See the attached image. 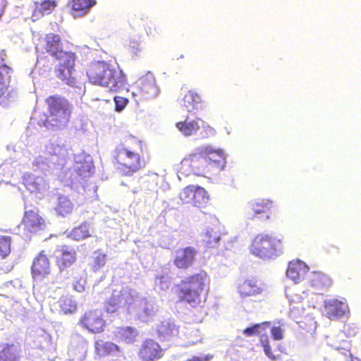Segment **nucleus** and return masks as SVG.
I'll return each instance as SVG.
<instances>
[{"label":"nucleus","instance_id":"obj_25","mask_svg":"<svg viewBox=\"0 0 361 361\" xmlns=\"http://www.w3.org/2000/svg\"><path fill=\"white\" fill-rule=\"evenodd\" d=\"M221 239V232L216 228H208L202 235V242L208 248L216 247Z\"/></svg>","mask_w":361,"mask_h":361},{"label":"nucleus","instance_id":"obj_48","mask_svg":"<svg viewBox=\"0 0 361 361\" xmlns=\"http://www.w3.org/2000/svg\"><path fill=\"white\" fill-rule=\"evenodd\" d=\"M271 334L273 336V338L276 340L279 341L283 338V330L280 326H274L271 329Z\"/></svg>","mask_w":361,"mask_h":361},{"label":"nucleus","instance_id":"obj_4","mask_svg":"<svg viewBox=\"0 0 361 361\" xmlns=\"http://www.w3.org/2000/svg\"><path fill=\"white\" fill-rule=\"evenodd\" d=\"M47 105V114L44 125L47 127L61 128L65 126L70 121L72 114V105L64 97L54 94L45 99Z\"/></svg>","mask_w":361,"mask_h":361},{"label":"nucleus","instance_id":"obj_35","mask_svg":"<svg viewBox=\"0 0 361 361\" xmlns=\"http://www.w3.org/2000/svg\"><path fill=\"white\" fill-rule=\"evenodd\" d=\"M23 183L30 192H37L40 188L39 178L30 173H27L23 176Z\"/></svg>","mask_w":361,"mask_h":361},{"label":"nucleus","instance_id":"obj_34","mask_svg":"<svg viewBox=\"0 0 361 361\" xmlns=\"http://www.w3.org/2000/svg\"><path fill=\"white\" fill-rule=\"evenodd\" d=\"M89 226L86 224H81L72 229L70 237L74 240L80 241L90 237Z\"/></svg>","mask_w":361,"mask_h":361},{"label":"nucleus","instance_id":"obj_13","mask_svg":"<svg viewBox=\"0 0 361 361\" xmlns=\"http://www.w3.org/2000/svg\"><path fill=\"white\" fill-rule=\"evenodd\" d=\"M77 259V252L71 246L63 245L55 251V262L59 269L62 271L72 266Z\"/></svg>","mask_w":361,"mask_h":361},{"label":"nucleus","instance_id":"obj_18","mask_svg":"<svg viewBox=\"0 0 361 361\" xmlns=\"http://www.w3.org/2000/svg\"><path fill=\"white\" fill-rule=\"evenodd\" d=\"M309 269V267L304 262L293 259L288 263L286 275L294 283H299L305 278Z\"/></svg>","mask_w":361,"mask_h":361},{"label":"nucleus","instance_id":"obj_40","mask_svg":"<svg viewBox=\"0 0 361 361\" xmlns=\"http://www.w3.org/2000/svg\"><path fill=\"white\" fill-rule=\"evenodd\" d=\"M128 54L132 59H136L142 56L143 49L136 40H130L127 47Z\"/></svg>","mask_w":361,"mask_h":361},{"label":"nucleus","instance_id":"obj_53","mask_svg":"<svg viewBox=\"0 0 361 361\" xmlns=\"http://www.w3.org/2000/svg\"><path fill=\"white\" fill-rule=\"evenodd\" d=\"M180 59H183V58H184V55H183V54H182V55H180Z\"/></svg>","mask_w":361,"mask_h":361},{"label":"nucleus","instance_id":"obj_31","mask_svg":"<svg viewBox=\"0 0 361 361\" xmlns=\"http://www.w3.org/2000/svg\"><path fill=\"white\" fill-rule=\"evenodd\" d=\"M73 209V204L66 197L60 196L58 198L55 211L62 216H66L71 214Z\"/></svg>","mask_w":361,"mask_h":361},{"label":"nucleus","instance_id":"obj_6","mask_svg":"<svg viewBox=\"0 0 361 361\" xmlns=\"http://www.w3.org/2000/svg\"><path fill=\"white\" fill-rule=\"evenodd\" d=\"M251 252L262 258H271L281 251V242L268 235L259 234L253 240Z\"/></svg>","mask_w":361,"mask_h":361},{"label":"nucleus","instance_id":"obj_21","mask_svg":"<svg viewBox=\"0 0 361 361\" xmlns=\"http://www.w3.org/2000/svg\"><path fill=\"white\" fill-rule=\"evenodd\" d=\"M139 88L147 97H153L158 94L159 88L156 85L155 78L151 73H147L139 80Z\"/></svg>","mask_w":361,"mask_h":361},{"label":"nucleus","instance_id":"obj_14","mask_svg":"<svg viewBox=\"0 0 361 361\" xmlns=\"http://www.w3.org/2000/svg\"><path fill=\"white\" fill-rule=\"evenodd\" d=\"M51 262L47 256L45 251H40L34 258L32 267L31 274L32 278L35 280H42L51 274Z\"/></svg>","mask_w":361,"mask_h":361},{"label":"nucleus","instance_id":"obj_50","mask_svg":"<svg viewBox=\"0 0 361 361\" xmlns=\"http://www.w3.org/2000/svg\"><path fill=\"white\" fill-rule=\"evenodd\" d=\"M146 32L147 35L154 37L156 35L158 34L157 29L154 24L148 25L146 27Z\"/></svg>","mask_w":361,"mask_h":361},{"label":"nucleus","instance_id":"obj_16","mask_svg":"<svg viewBox=\"0 0 361 361\" xmlns=\"http://www.w3.org/2000/svg\"><path fill=\"white\" fill-rule=\"evenodd\" d=\"M61 47V38L59 35L48 33L44 37L39 40L37 49L42 53H48L51 56H56L62 49Z\"/></svg>","mask_w":361,"mask_h":361},{"label":"nucleus","instance_id":"obj_22","mask_svg":"<svg viewBox=\"0 0 361 361\" xmlns=\"http://www.w3.org/2000/svg\"><path fill=\"white\" fill-rule=\"evenodd\" d=\"M203 102L202 97L195 90H188L182 99V107L188 112H192L198 109Z\"/></svg>","mask_w":361,"mask_h":361},{"label":"nucleus","instance_id":"obj_8","mask_svg":"<svg viewBox=\"0 0 361 361\" xmlns=\"http://www.w3.org/2000/svg\"><path fill=\"white\" fill-rule=\"evenodd\" d=\"M78 324L82 329L96 334L104 331L106 322L104 318L102 312L99 309H94L85 312L80 318Z\"/></svg>","mask_w":361,"mask_h":361},{"label":"nucleus","instance_id":"obj_5","mask_svg":"<svg viewBox=\"0 0 361 361\" xmlns=\"http://www.w3.org/2000/svg\"><path fill=\"white\" fill-rule=\"evenodd\" d=\"M176 128L185 137L199 135L201 138H209L216 135L215 129L200 117L187 116L183 121L176 123Z\"/></svg>","mask_w":361,"mask_h":361},{"label":"nucleus","instance_id":"obj_42","mask_svg":"<svg viewBox=\"0 0 361 361\" xmlns=\"http://www.w3.org/2000/svg\"><path fill=\"white\" fill-rule=\"evenodd\" d=\"M10 75L0 71V98L6 99L10 97L8 86L5 84V75ZM10 78V75L8 77Z\"/></svg>","mask_w":361,"mask_h":361},{"label":"nucleus","instance_id":"obj_10","mask_svg":"<svg viewBox=\"0 0 361 361\" xmlns=\"http://www.w3.org/2000/svg\"><path fill=\"white\" fill-rule=\"evenodd\" d=\"M274 202L269 199H257L249 203L246 212L247 218L252 220L255 218L269 219Z\"/></svg>","mask_w":361,"mask_h":361},{"label":"nucleus","instance_id":"obj_11","mask_svg":"<svg viewBox=\"0 0 361 361\" xmlns=\"http://www.w3.org/2000/svg\"><path fill=\"white\" fill-rule=\"evenodd\" d=\"M21 223L24 230L30 233H37L47 227L46 221L37 209L25 211Z\"/></svg>","mask_w":361,"mask_h":361},{"label":"nucleus","instance_id":"obj_2","mask_svg":"<svg viewBox=\"0 0 361 361\" xmlns=\"http://www.w3.org/2000/svg\"><path fill=\"white\" fill-rule=\"evenodd\" d=\"M209 291V279L207 272L201 271L188 276L175 286L174 293L178 301L195 307L202 304V295Z\"/></svg>","mask_w":361,"mask_h":361},{"label":"nucleus","instance_id":"obj_43","mask_svg":"<svg viewBox=\"0 0 361 361\" xmlns=\"http://www.w3.org/2000/svg\"><path fill=\"white\" fill-rule=\"evenodd\" d=\"M359 331L357 326L353 323H345L343 327L342 332L347 337L355 336Z\"/></svg>","mask_w":361,"mask_h":361},{"label":"nucleus","instance_id":"obj_17","mask_svg":"<svg viewBox=\"0 0 361 361\" xmlns=\"http://www.w3.org/2000/svg\"><path fill=\"white\" fill-rule=\"evenodd\" d=\"M202 152L205 154L204 157L206 159L207 167L210 169V171L214 168L219 170L223 169L226 157L222 149H215L211 146H206L202 149Z\"/></svg>","mask_w":361,"mask_h":361},{"label":"nucleus","instance_id":"obj_20","mask_svg":"<svg viewBox=\"0 0 361 361\" xmlns=\"http://www.w3.org/2000/svg\"><path fill=\"white\" fill-rule=\"evenodd\" d=\"M58 6L56 0H40L34 2V7L32 11V20H38L45 14L51 13Z\"/></svg>","mask_w":361,"mask_h":361},{"label":"nucleus","instance_id":"obj_36","mask_svg":"<svg viewBox=\"0 0 361 361\" xmlns=\"http://www.w3.org/2000/svg\"><path fill=\"white\" fill-rule=\"evenodd\" d=\"M269 329H264V331L260 333L259 343L261 346L263 348L265 355L272 360H276L277 357L273 354L271 350V346L269 345V338L268 331Z\"/></svg>","mask_w":361,"mask_h":361},{"label":"nucleus","instance_id":"obj_15","mask_svg":"<svg viewBox=\"0 0 361 361\" xmlns=\"http://www.w3.org/2000/svg\"><path fill=\"white\" fill-rule=\"evenodd\" d=\"M197 254L196 249L191 246L179 248L176 251L173 264L178 269L186 270L194 264Z\"/></svg>","mask_w":361,"mask_h":361},{"label":"nucleus","instance_id":"obj_23","mask_svg":"<svg viewBox=\"0 0 361 361\" xmlns=\"http://www.w3.org/2000/svg\"><path fill=\"white\" fill-rule=\"evenodd\" d=\"M238 291L243 298L257 295L262 292V288L254 279H247L239 283Z\"/></svg>","mask_w":361,"mask_h":361},{"label":"nucleus","instance_id":"obj_47","mask_svg":"<svg viewBox=\"0 0 361 361\" xmlns=\"http://www.w3.org/2000/svg\"><path fill=\"white\" fill-rule=\"evenodd\" d=\"M115 109L117 111H122L128 102V99L123 97H115Z\"/></svg>","mask_w":361,"mask_h":361},{"label":"nucleus","instance_id":"obj_39","mask_svg":"<svg viewBox=\"0 0 361 361\" xmlns=\"http://www.w3.org/2000/svg\"><path fill=\"white\" fill-rule=\"evenodd\" d=\"M11 242L12 238L11 236H1L0 237V256L1 258H6L11 252Z\"/></svg>","mask_w":361,"mask_h":361},{"label":"nucleus","instance_id":"obj_52","mask_svg":"<svg viewBox=\"0 0 361 361\" xmlns=\"http://www.w3.org/2000/svg\"><path fill=\"white\" fill-rule=\"evenodd\" d=\"M57 150L59 152V151H62V150H63V149H62V148H61V147H59V146H56V147H54V151L56 152V151H57Z\"/></svg>","mask_w":361,"mask_h":361},{"label":"nucleus","instance_id":"obj_28","mask_svg":"<svg viewBox=\"0 0 361 361\" xmlns=\"http://www.w3.org/2000/svg\"><path fill=\"white\" fill-rule=\"evenodd\" d=\"M75 66H57L55 68L56 76L66 84L73 86L75 84V79L73 76Z\"/></svg>","mask_w":361,"mask_h":361},{"label":"nucleus","instance_id":"obj_41","mask_svg":"<svg viewBox=\"0 0 361 361\" xmlns=\"http://www.w3.org/2000/svg\"><path fill=\"white\" fill-rule=\"evenodd\" d=\"M77 174L82 178H87L92 175L93 166L91 164L84 161L78 163L75 168Z\"/></svg>","mask_w":361,"mask_h":361},{"label":"nucleus","instance_id":"obj_38","mask_svg":"<svg viewBox=\"0 0 361 361\" xmlns=\"http://www.w3.org/2000/svg\"><path fill=\"white\" fill-rule=\"evenodd\" d=\"M270 326V322H264L245 329L243 330V334L247 336H251L255 334L259 336L260 333L264 331V329H269Z\"/></svg>","mask_w":361,"mask_h":361},{"label":"nucleus","instance_id":"obj_30","mask_svg":"<svg viewBox=\"0 0 361 361\" xmlns=\"http://www.w3.org/2000/svg\"><path fill=\"white\" fill-rule=\"evenodd\" d=\"M58 303L61 310L64 314H72L76 312L78 309L76 301L68 293L62 295Z\"/></svg>","mask_w":361,"mask_h":361},{"label":"nucleus","instance_id":"obj_37","mask_svg":"<svg viewBox=\"0 0 361 361\" xmlns=\"http://www.w3.org/2000/svg\"><path fill=\"white\" fill-rule=\"evenodd\" d=\"M95 4L94 0H72L71 8L74 11L85 13Z\"/></svg>","mask_w":361,"mask_h":361},{"label":"nucleus","instance_id":"obj_44","mask_svg":"<svg viewBox=\"0 0 361 361\" xmlns=\"http://www.w3.org/2000/svg\"><path fill=\"white\" fill-rule=\"evenodd\" d=\"M6 52L4 49H0V69L6 74H11L12 68L6 63Z\"/></svg>","mask_w":361,"mask_h":361},{"label":"nucleus","instance_id":"obj_26","mask_svg":"<svg viewBox=\"0 0 361 361\" xmlns=\"http://www.w3.org/2000/svg\"><path fill=\"white\" fill-rule=\"evenodd\" d=\"M20 356L16 346L13 343H5L0 350V361H19Z\"/></svg>","mask_w":361,"mask_h":361},{"label":"nucleus","instance_id":"obj_9","mask_svg":"<svg viewBox=\"0 0 361 361\" xmlns=\"http://www.w3.org/2000/svg\"><path fill=\"white\" fill-rule=\"evenodd\" d=\"M164 353L158 342L147 338L140 345L137 356L141 361H158L164 357Z\"/></svg>","mask_w":361,"mask_h":361},{"label":"nucleus","instance_id":"obj_19","mask_svg":"<svg viewBox=\"0 0 361 361\" xmlns=\"http://www.w3.org/2000/svg\"><path fill=\"white\" fill-rule=\"evenodd\" d=\"M324 310L331 319L343 317L349 312L348 305L336 298L325 301Z\"/></svg>","mask_w":361,"mask_h":361},{"label":"nucleus","instance_id":"obj_46","mask_svg":"<svg viewBox=\"0 0 361 361\" xmlns=\"http://www.w3.org/2000/svg\"><path fill=\"white\" fill-rule=\"evenodd\" d=\"M106 262V255L105 254L99 253L94 258L93 267L95 269H99L104 267Z\"/></svg>","mask_w":361,"mask_h":361},{"label":"nucleus","instance_id":"obj_1","mask_svg":"<svg viewBox=\"0 0 361 361\" xmlns=\"http://www.w3.org/2000/svg\"><path fill=\"white\" fill-rule=\"evenodd\" d=\"M143 142L137 137L129 135L116 148L114 161L125 176H131L146 165V161L141 157Z\"/></svg>","mask_w":361,"mask_h":361},{"label":"nucleus","instance_id":"obj_12","mask_svg":"<svg viewBox=\"0 0 361 361\" xmlns=\"http://www.w3.org/2000/svg\"><path fill=\"white\" fill-rule=\"evenodd\" d=\"M181 169L185 173H192L196 176H205L210 172V169L207 167L206 159L204 156L192 154L184 159L181 162Z\"/></svg>","mask_w":361,"mask_h":361},{"label":"nucleus","instance_id":"obj_27","mask_svg":"<svg viewBox=\"0 0 361 361\" xmlns=\"http://www.w3.org/2000/svg\"><path fill=\"white\" fill-rule=\"evenodd\" d=\"M309 283L314 288L325 289L331 285V280L327 275L322 272L314 271L310 277Z\"/></svg>","mask_w":361,"mask_h":361},{"label":"nucleus","instance_id":"obj_29","mask_svg":"<svg viewBox=\"0 0 361 361\" xmlns=\"http://www.w3.org/2000/svg\"><path fill=\"white\" fill-rule=\"evenodd\" d=\"M124 295L121 293H113L104 302V310L107 313H115L121 307Z\"/></svg>","mask_w":361,"mask_h":361},{"label":"nucleus","instance_id":"obj_49","mask_svg":"<svg viewBox=\"0 0 361 361\" xmlns=\"http://www.w3.org/2000/svg\"><path fill=\"white\" fill-rule=\"evenodd\" d=\"M212 357L213 356L212 355H206L203 357L192 356L185 361H209Z\"/></svg>","mask_w":361,"mask_h":361},{"label":"nucleus","instance_id":"obj_51","mask_svg":"<svg viewBox=\"0 0 361 361\" xmlns=\"http://www.w3.org/2000/svg\"><path fill=\"white\" fill-rule=\"evenodd\" d=\"M73 289L78 292H82L85 290V286L79 281H76L73 283Z\"/></svg>","mask_w":361,"mask_h":361},{"label":"nucleus","instance_id":"obj_33","mask_svg":"<svg viewBox=\"0 0 361 361\" xmlns=\"http://www.w3.org/2000/svg\"><path fill=\"white\" fill-rule=\"evenodd\" d=\"M118 335L121 341L126 343H132L135 341L138 333L135 329L126 326L120 328Z\"/></svg>","mask_w":361,"mask_h":361},{"label":"nucleus","instance_id":"obj_45","mask_svg":"<svg viewBox=\"0 0 361 361\" xmlns=\"http://www.w3.org/2000/svg\"><path fill=\"white\" fill-rule=\"evenodd\" d=\"M170 281V278L167 275L160 274L155 276V283L161 289L167 288Z\"/></svg>","mask_w":361,"mask_h":361},{"label":"nucleus","instance_id":"obj_32","mask_svg":"<svg viewBox=\"0 0 361 361\" xmlns=\"http://www.w3.org/2000/svg\"><path fill=\"white\" fill-rule=\"evenodd\" d=\"M59 61L58 66H75L77 59L76 54L72 51L61 50L54 57Z\"/></svg>","mask_w":361,"mask_h":361},{"label":"nucleus","instance_id":"obj_24","mask_svg":"<svg viewBox=\"0 0 361 361\" xmlns=\"http://www.w3.org/2000/svg\"><path fill=\"white\" fill-rule=\"evenodd\" d=\"M120 347L111 341L99 340L94 343V353L99 357H106L120 351Z\"/></svg>","mask_w":361,"mask_h":361},{"label":"nucleus","instance_id":"obj_3","mask_svg":"<svg viewBox=\"0 0 361 361\" xmlns=\"http://www.w3.org/2000/svg\"><path fill=\"white\" fill-rule=\"evenodd\" d=\"M87 75L91 83L106 87L113 92L123 89L127 83L123 70L104 61L90 63L87 70Z\"/></svg>","mask_w":361,"mask_h":361},{"label":"nucleus","instance_id":"obj_7","mask_svg":"<svg viewBox=\"0 0 361 361\" xmlns=\"http://www.w3.org/2000/svg\"><path fill=\"white\" fill-rule=\"evenodd\" d=\"M179 198L184 204H191L199 209H204L209 203V196L205 189L198 185H189L179 193Z\"/></svg>","mask_w":361,"mask_h":361}]
</instances>
